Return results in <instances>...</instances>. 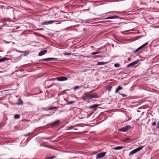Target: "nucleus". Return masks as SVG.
<instances>
[{
  "instance_id": "obj_29",
  "label": "nucleus",
  "mask_w": 159,
  "mask_h": 159,
  "mask_svg": "<svg viewBox=\"0 0 159 159\" xmlns=\"http://www.w3.org/2000/svg\"><path fill=\"white\" fill-rule=\"evenodd\" d=\"M120 94L122 95L123 97H125L126 96V95L124 94L120 93Z\"/></svg>"
},
{
  "instance_id": "obj_12",
  "label": "nucleus",
  "mask_w": 159,
  "mask_h": 159,
  "mask_svg": "<svg viewBox=\"0 0 159 159\" xmlns=\"http://www.w3.org/2000/svg\"><path fill=\"white\" fill-rule=\"evenodd\" d=\"M125 148L124 146H117L115 147H113V149L114 150H118L122 149V148Z\"/></svg>"
},
{
  "instance_id": "obj_2",
  "label": "nucleus",
  "mask_w": 159,
  "mask_h": 159,
  "mask_svg": "<svg viewBox=\"0 0 159 159\" xmlns=\"http://www.w3.org/2000/svg\"><path fill=\"white\" fill-rule=\"evenodd\" d=\"M144 147L143 146H141V147H140L135 149H134L132 151L129 153V156L133 155L136 152L139 151L140 150H142L143 147Z\"/></svg>"
},
{
  "instance_id": "obj_38",
  "label": "nucleus",
  "mask_w": 159,
  "mask_h": 159,
  "mask_svg": "<svg viewBox=\"0 0 159 159\" xmlns=\"http://www.w3.org/2000/svg\"><path fill=\"white\" fill-rule=\"evenodd\" d=\"M51 138H48L47 139H50Z\"/></svg>"
},
{
  "instance_id": "obj_15",
  "label": "nucleus",
  "mask_w": 159,
  "mask_h": 159,
  "mask_svg": "<svg viewBox=\"0 0 159 159\" xmlns=\"http://www.w3.org/2000/svg\"><path fill=\"white\" fill-rule=\"evenodd\" d=\"M117 17L116 16H111L107 18H106L104 19L108 20L109 19H113L116 18Z\"/></svg>"
},
{
  "instance_id": "obj_37",
  "label": "nucleus",
  "mask_w": 159,
  "mask_h": 159,
  "mask_svg": "<svg viewBox=\"0 0 159 159\" xmlns=\"http://www.w3.org/2000/svg\"><path fill=\"white\" fill-rule=\"evenodd\" d=\"M40 30H43V28L40 29Z\"/></svg>"
},
{
  "instance_id": "obj_4",
  "label": "nucleus",
  "mask_w": 159,
  "mask_h": 159,
  "mask_svg": "<svg viewBox=\"0 0 159 159\" xmlns=\"http://www.w3.org/2000/svg\"><path fill=\"white\" fill-rule=\"evenodd\" d=\"M106 153V152H102L99 153L97 155V158H102L105 156Z\"/></svg>"
},
{
  "instance_id": "obj_11",
  "label": "nucleus",
  "mask_w": 159,
  "mask_h": 159,
  "mask_svg": "<svg viewBox=\"0 0 159 159\" xmlns=\"http://www.w3.org/2000/svg\"><path fill=\"white\" fill-rule=\"evenodd\" d=\"M60 122L59 120L56 121L51 124V126L52 127H55L57 126Z\"/></svg>"
},
{
  "instance_id": "obj_14",
  "label": "nucleus",
  "mask_w": 159,
  "mask_h": 159,
  "mask_svg": "<svg viewBox=\"0 0 159 159\" xmlns=\"http://www.w3.org/2000/svg\"><path fill=\"white\" fill-rule=\"evenodd\" d=\"M123 89V88L122 87H121L120 86H119L117 89L116 91H115V93H117L118 92V91L120 90H121Z\"/></svg>"
},
{
  "instance_id": "obj_17",
  "label": "nucleus",
  "mask_w": 159,
  "mask_h": 159,
  "mask_svg": "<svg viewBox=\"0 0 159 159\" xmlns=\"http://www.w3.org/2000/svg\"><path fill=\"white\" fill-rule=\"evenodd\" d=\"M19 102L17 103L18 105H22L23 104V102L20 99H18Z\"/></svg>"
},
{
  "instance_id": "obj_23",
  "label": "nucleus",
  "mask_w": 159,
  "mask_h": 159,
  "mask_svg": "<svg viewBox=\"0 0 159 159\" xmlns=\"http://www.w3.org/2000/svg\"><path fill=\"white\" fill-rule=\"evenodd\" d=\"M100 52H93L91 53V54L93 55H95V54H98Z\"/></svg>"
},
{
  "instance_id": "obj_18",
  "label": "nucleus",
  "mask_w": 159,
  "mask_h": 159,
  "mask_svg": "<svg viewBox=\"0 0 159 159\" xmlns=\"http://www.w3.org/2000/svg\"><path fill=\"white\" fill-rule=\"evenodd\" d=\"M57 108H58L57 107H53L49 108L48 109H47L46 110L48 111V110H52L53 109H57Z\"/></svg>"
},
{
  "instance_id": "obj_1",
  "label": "nucleus",
  "mask_w": 159,
  "mask_h": 159,
  "mask_svg": "<svg viewBox=\"0 0 159 159\" xmlns=\"http://www.w3.org/2000/svg\"><path fill=\"white\" fill-rule=\"evenodd\" d=\"M90 92L84 94V96L82 97V99L84 100H88L92 98H95L97 97V94L96 93H94L93 94H91Z\"/></svg>"
},
{
  "instance_id": "obj_27",
  "label": "nucleus",
  "mask_w": 159,
  "mask_h": 159,
  "mask_svg": "<svg viewBox=\"0 0 159 159\" xmlns=\"http://www.w3.org/2000/svg\"><path fill=\"white\" fill-rule=\"evenodd\" d=\"M55 157H47L46 159H52L54 158Z\"/></svg>"
},
{
  "instance_id": "obj_30",
  "label": "nucleus",
  "mask_w": 159,
  "mask_h": 159,
  "mask_svg": "<svg viewBox=\"0 0 159 159\" xmlns=\"http://www.w3.org/2000/svg\"><path fill=\"white\" fill-rule=\"evenodd\" d=\"M156 125V123L155 121L153 122L152 124V125H153V126H155V125Z\"/></svg>"
},
{
  "instance_id": "obj_24",
  "label": "nucleus",
  "mask_w": 159,
  "mask_h": 159,
  "mask_svg": "<svg viewBox=\"0 0 159 159\" xmlns=\"http://www.w3.org/2000/svg\"><path fill=\"white\" fill-rule=\"evenodd\" d=\"M80 87L79 86H75L73 89L75 90V89H79V88H80Z\"/></svg>"
},
{
  "instance_id": "obj_31",
  "label": "nucleus",
  "mask_w": 159,
  "mask_h": 159,
  "mask_svg": "<svg viewBox=\"0 0 159 159\" xmlns=\"http://www.w3.org/2000/svg\"><path fill=\"white\" fill-rule=\"evenodd\" d=\"M157 128L159 129V121L158 122V123L157 124Z\"/></svg>"
},
{
  "instance_id": "obj_34",
  "label": "nucleus",
  "mask_w": 159,
  "mask_h": 159,
  "mask_svg": "<svg viewBox=\"0 0 159 159\" xmlns=\"http://www.w3.org/2000/svg\"><path fill=\"white\" fill-rule=\"evenodd\" d=\"M99 19H100V20H102V19H102V18H99Z\"/></svg>"
},
{
  "instance_id": "obj_13",
  "label": "nucleus",
  "mask_w": 159,
  "mask_h": 159,
  "mask_svg": "<svg viewBox=\"0 0 159 159\" xmlns=\"http://www.w3.org/2000/svg\"><path fill=\"white\" fill-rule=\"evenodd\" d=\"M9 58L6 57H4L0 59V62L8 60Z\"/></svg>"
},
{
  "instance_id": "obj_33",
  "label": "nucleus",
  "mask_w": 159,
  "mask_h": 159,
  "mask_svg": "<svg viewBox=\"0 0 159 159\" xmlns=\"http://www.w3.org/2000/svg\"><path fill=\"white\" fill-rule=\"evenodd\" d=\"M129 31H130L129 30H126V31H125V32Z\"/></svg>"
},
{
  "instance_id": "obj_25",
  "label": "nucleus",
  "mask_w": 159,
  "mask_h": 159,
  "mask_svg": "<svg viewBox=\"0 0 159 159\" xmlns=\"http://www.w3.org/2000/svg\"><path fill=\"white\" fill-rule=\"evenodd\" d=\"M75 129V130H77V129H75L74 128L73 126H69V128H68L69 129Z\"/></svg>"
},
{
  "instance_id": "obj_8",
  "label": "nucleus",
  "mask_w": 159,
  "mask_h": 159,
  "mask_svg": "<svg viewBox=\"0 0 159 159\" xmlns=\"http://www.w3.org/2000/svg\"><path fill=\"white\" fill-rule=\"evenodd\" d=\"M139 62V61L138 60L134 61L132 63H130L129 64H128L127 65V67H129L130 66H133L136 64H137Z\"/></svg>"
},
{
  "instance_id": "obj_35",
  "label": "nucleus",
  "mask_w": 159,
  "mask_h": 159,
  "mask_svg": "<svg viewBox=\"0 0 159 159\" xmlns=\"http://www.w3.org/2000/svg\"><path fill=\"white\" fill-rule=\"evenodd\" d=\"M124 32H121V33H122V34H124Z\"/></svg>"
},
{
  "instance_id": "obj_16",
  "label": "nucleus",
  "mask_w": 159,
  "mask_h": 159,
  "mask_svg": "<svg viewBox=\"0 0 159 159\" xmlns=\"http://www.w3.org/2000/svg\"><path fill=\"white\" fill-rule=\"evenodd\" d=\"M98 105L97 104H94L90 107V108L91 109L96 108L98 107Z\"/></svg>"
},
{
  "instance_id": "obj_28",
  "label": "nucleus",
  "mask_w": 159,
  "mask_h": 159,
  "mask_svg": "<svg viewBox=\"0 0 159 159\" xmlns=\"http://www.w3.org/2000/svg\"><path fill=\"white\" fill-rule=\"evenodd\" d=\"M63 54H64V55L66 56V55H70V54H71L70 53H68V52H65L63 53Z\"/></svg>"
},
{
  "instance_id": "obj_20",
  "label": "nucleus",
  "mask_w": 159,
  "mask_h": 159,
  "mask_svg": "<svg viewBox=\"0 0 159 159\" xmlns=\"http://www.w3.org/2000/svg\"><path fill=\"white\" fill-rule=\"evenodd\" d=\"M75 102V101H70V102H67V104L71 105L74 103Z\"/></svg>"
},
{
  "instance_id": "obj_22",
  "label": "nucleus",
  "mask_w": 159,
  "mask_h": 159,
  "mask_svg": "<svg viewBox=\"0 0 159 159\" xmlns=\"http://www.w3.org/2000/svg\"><path fill=\"white\" fill-rule=\"evenodd\" d=\"M129 138H126L124 139L123 140H122V142H126L128 141L129 140Z\"/></svg>"
},
{
  "instance_id": "obj_7",
  "label": "nucleus",
  "mask_w": 159,
  "mask_h": 159,
  "mask_svg": "<svg viewBox=\"0 0 159 159\" xmlns=\"http://www.w3.org/2000/svg\"><path fill=\"white\" fill-rule=\"evenodd\" d=\"M55 22V21L54 20H49L48 21H45V22H43L42 23V24L43 25H48L52 24Z\"/></svg>"
},
{
  "instance_id": "obj_21",
  "label": "nucleus",
  "mask_w": 159,
  "mask_h": 159,
  "mask_svg": "<svg viewBox=\"0 0 159 159\" xmlns=\"http://www.w3.org/2000/svg\"><path fill=\"white\" fill-rule=\"evenodd\" d=\"M14 118L16 119H18L20 118V116L18 114H16L14 116Z\"/></svg>"
},
{
  "instance_id": "obj_19",
  "label": "nucleus",
  "mask_w": 159,
  "mask_h": 159,
  "mask_svg": "<svg viewBox=\"0 0 159 159\" xmlns=\"http://www.w3.org/2000/svg\"><path fill=\"white\" fill-rule=\"evenodd\" d=\"M106 63V62H99L97 63V65H103Z\"/></svg>"
},
{
  "instance_id": "obj_9",
  "label": "nucleus",
  "mask_w": 159,
  "mask_h": 159,
  "mask_svg": "<svg viewBox=\"0 0 159 159\" xmlns=\"http://www.w3.org/2000/svg\"><path fill=\"white\" fill-rule=\"evenodd\" d=\"M148 44V43L147 42L143 45H142L141 46H140L136 50V52H138L141 49H142L143 48H144L145 46L147 45Z\"/></svg>"
},
{
  "instance_id": "obj_10",
  "label": "nucleus",
  "mask_w": 159,
  "mask_h": 159,
  "mask_svg": "<svg viewBox=\"0 0 159 159\" xmlns=\"http://www.w3.org/2000/svg\"><path fill=\"white\" fill-rule=\"evenodd\" d=\"M47 52V50H43L40 52L39 53V55L40 56H41L45 54Z\"/></svg>"
},
{
  "instance_id": "obj_36",
  "label": "nucleus",
  "mask_w": 159,
  "mask_h": 159,
  "mask_svg": "<svg viewBox=\"0 0 159 159\" xmlns=\"http://www.w3.org/2000/svg\"><path fill=\"white\" fill-rule=\"evenodd\" d=\"M111 12H107V13L108 14V13H110Z\"/></svg>"
},
{
  "instance_id": "obj_6",
  "label": "nucleus",
  "mask_w": 159,
  "mask_h": 159,
  "mask_svg": "<svg viewBox=\"0 0 159 159\" xmlns=\"http://www.w3.org/2000/svg\"><path fill=\"white\" fill-rule=\"evenodd\" d=\"M57 58H45L41 60V61H52V60H57Z\"/></svg>"
},
{
  "instance_id": "obj_5",
  "label": "nucleus",
  "mask_w": 159,
  "mask_h": 159,
  "mask_svg": "<svg viewBox=\"0 0 159 159\" xmlns=\"http://www.w3.org/2000/svg\"><path fill=\"white\" fill-rule=\"evenodd\" d=\"M57 80L60 81L66 80L68 79L67 77L65 76L57 77Z\"/></svg>"
},
{
  "instance_id": "obj_3",
  "label": "nucleus",
  "mask_w": 159,
  "mask_h": 159,
  "mask_svg": "<svg viewBox=\"0 0 159 159\" xmlns=\"http://www.w3.org/2000/svg\"><path fill=\"white\" fill-rule=\"evenodd\" d=\"M131 128L130 125H128L120 129V130L123 132H126L128 131Z\"/></svg>"
},
{
  "instance_id": "obj_32",
  "label": "nucleus",
  "mask_w": 159,
  "mask_h": 159,
  "mask_svg": "<svg viewBox=\"0 0 159 159\" xmlns=\"http://www.w3.org/2000/svg\"><path fill=\"white\" fill-rule=\"evenodd\" d=\"M30 134V133H29L27 134H26V135H25L24 136H25L27 137V136H29Z\"/></svg>"
},
{
  "instance_id": "obj_26",
  "label": "nucleus",
  "mask_w": 159,
  "mask_h": 159,
  "mask_svg": "<svg viewBox=\"0 0 159 159\" xmlns=\"http://www.w3.org/2000/svg\"><path fill=\"white\" fill-rule=\"evenodd\" d=\"M120 66V65L119 64H115L114 65V66L116 67H119Z\"/></svg>"
}]
</instances>
